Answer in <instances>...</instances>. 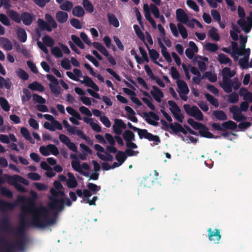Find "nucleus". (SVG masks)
Wrapping results in <instances>:
<instances>
[{"mask_svg": "<svg viewBox=\"0 0 252 252\" xmlns=\"http://www.w3.org/2000/svg\"><path fill=\"white\" fill-rule=\"evenodd\" d=\"M15 206V203L7 202L0 199V210L1 211H4L6 209H13Z\"/></svg>", "mask_w": 252, "mask_h": 252, "instance_id": "nucleus-26", "label": "nucleus"}, {"mask_svg": "<svg viewBox=\"0 0 252 252\" xmlns=\"http://www.w3.org/2000/svg\"><path fill=\"white\" fill-rule=\"evenodd\" d=\"M249 60L247 57H244L243 58H241L238 62L239 64L242 68V69H245L249 67Z\"/></svg>", "mask_w": 252, "mask_h": 252, "instance_id": "nucleus-52", "label": "nucleus"}, {"mask_svg": "<svg viewBox=\"0 0 252 252\" xmlns=\"http://www.w3.org/2000/svg\"><path fill=\"white\" fill-rule=\"evenodd\" d=\"M32 99L34 101L39 104H44L46 103V100L40 95L36 94H32Z\"/></svg>", "mask_w": 252, "mask_h": 252, "instance_id": "nucleus-57", "label": "nucleus"}, {"mask_svg": "<svg viewBox=\"0 0 252 252\" xmlns=\"http://www.w3.org/2000/svg\"><path fill=\"white\" fill-rule=\"evenodd\" d=\"M127 126L130 128L134 131H137L138 135L140 139L145 138L148 139L149 141H154V145H158L160 143V139L158 135H154L153 134L149 132L146 129H140L132 126V125L128 122Z\"/></svg>", "mask_w": 252, "mask_h": 252, "instance_id": "nucleus-4", "label": "nucleus"}, {"mask_svg": "<svg viewBox=\"0 0 252 252\" xmlns=\"http://www.w3.org/2000/svg\"><path fill=\"white\" fill-rule=\"evenodd\" d=\"M49 88L51 91L56 95H59L61 92V88L59 86V83L56 84H49Z\"/></svg>", "mask_w": 252, "mask_h": 252, "instance_id": "nucleus-43", "label": "nucleus"}, {"mask_svg": "<svg viewBox=\"0 0 252 252\" xmlns=\"http://www.w3.org/2000/svg\"><path fill=\"white\" fill-rule=\"evenodd\" d=\"M107 18L110 24L113 25L115 28H118L119 27V22L114 14L108 13Z\"/></svg>", "mask_w": 252, "mask_h": 252, "instance_id": "nucleus-31", "label": "nucleus"}, {"mask_svg": "<svg viewBox=\"0 0 252 252\" xmlns=\"http://www.w3.org/2000/svg\"><path fill=\"white\" fill-rule=\"evenodd\" d=\"M171 75L173 79L177 80H180L179 79L180 78V74L177 70V68L174 66H172L171 67Z\"/></svg>", "mask_w": 252, "mask_h": 252, "instance_id": "nucleus-58", "label": "nucleus"}, {"mask_svg": "<svg viewBox=\"0 0 252 252\" xmlns=\"http://www.w3.org/2000/svg\"><path fill=\"white\" fill-rule=\"evenodd\" d=\"M228 102L231 103H236L239 100L238 95L236 93H233L228 95Z\"/></svg>", "mask_w": 252, "mask_h": 252, "instance_id": "nucleus-64", "label": "nucleus"}, {"mask_svg": "<svg viewBox=\"0 0 252 252\" xmlns=\"http://www.w3.org/2000/svg\"><path fill=\"white\" fill-rule=\"evenodd\" d=\"M42 39L43 43L48 47H52L55 43L54 40L48 35H45Z\"/></svg>", "mask_w": 252, "mask_h": 252, "instance_id": "nucleus-51", "label": "nucleus"}, {"mask_svg": "<svg viewBox=\"0 0 252 252\" xmlns=\"http://www.w3.org/2000/svg\"><path fill=\"white\" fill-rule=\"evenodd\" d=\"M81 82L82 84H85L87 87L92 88L96 92H98L99 90L96 84L89 76H84V80Z\"/></svg>", "mask_w": 252, "mask_h": 252, "instance_id": "nucleus-19", "label": "nucleus"}, {"mask_svg": "<svg viewBox=\"0 0 252 252\" xmlns=\"http://www.w3.org/2000/svg\"><path fill=\"white\" fill-rule=\"evenodd\" d=\"M17 34L18 39L22 42H25L27 40V35L25 30L23 28H19L17 30Z\"/></svg>", "mask_w": 252, "mask_h": 252, "instance_id": "nucleus-33", "label": "nucleus"}, {"mask_svg": "<svg viewBox=\"0 0 252 252\" xmlns=\"http://www.w3.org/2000/svg\"><path fill=\"white\" fill-rule=\"evenodd\" d=\"M229 112L233 114V119L236 120L237 118L242 113V111L237 105H233L229 107Z\"/></svg>", "mask_w": 252, "mask_h": 252, "instance_id": "nucleus-32", "label": "nucleus"}, {"mask_svg": "<svg viewBox=\"0 0 252 252\" xmlns=\"http://www.w3.org/2000/svg\"><path fill=\"white\" fill-rule=\"evenodd\" d=\"M72 14L77 17H82L85 14V10L81 6H75L72 9Z\"/></svg>", "mask_w": 252, "mask_h": 252, "instance_id": "nucleus-34", "label": "nucleus"}, {"mask_svg": "<svg viewBox=\"0 0 252 252\" xmlns=\"http://www.w3.org/2000/svg\"><path fill=\"white\" fill-rule=\"evenodd\" d=\"M123 137L126 142L135 140V135L134 133L130 130H125L123 134Z\"/></svg>", "mask_w": 252, "mask_h": 252, "instance_id": "nucleus-35", "label": "nucleus"}, {"mask_svg": "<svg viewBox=\"0 0 252 252\" xmlns=\"http://www.w3.org/2000/svg\"><path fill=\"white\" fill-rule=\"evenodd\" d=\"M45 19L49 24H50L52 27L54 29L57 28V24L53 17L48 13H47L45 15Z\"/></svg>", "mask_w": 252, "mask_h": 252, "instance_id": "nucleus-49", "label": "nucleus"}, {"mask_svg": "<svg viewBox=\"0 0 252 252\" xmlns=\"http://www.w3.org/2000/svg\"><path fill=\"white\" fill-rule=\"evenodd\" d=\"M0 106L2 109L8 112L10 109V106L8 101L3 97H0Z\"/></svg>", "mask_w": 252, "mask_h": 252, "instance_id": "nucleus-45", "label": "nucleus"}, {"mask_svg": "<svg viewBox=\"0 0 252 252\" xmlns=\"http://www.w3.org/2000/svg\"><path fill=\"white\" fill-rule=\"evenodd\" d=\"M51 53L56 58H61L63 56L62 50L58 47H53L51 50Z\"/></svg>", "mask_w": 252, "mask_h": 252, "instance_id": "nucleus-63", "label": "nucleus"}, {"mask_svg": "<svg viewBox=\"0 0 252 252\" xmlns=\"http://www.w3.org/2000/svg\"><path fill=\"white\" fill-rule=\"evenodd\" d=\"M66 182V186L69 189L76 188L78 185L77 180L75 178L68 179Z\"/></svg>", "mask_w": 252, "mask_h": 252, "instance_id": "nucleus-61", "label": "nucleus"}, {"mask_svg": "<svg viewBox=\"0 0 252 252\" xmlns=\"http://www.w3.org/2000/svg\"><path fill=\"white\" fill-rule=\"evenodd\" d=\"M145 45L146 47L147 48L149 56L151 59L153 61V62L156 63V64L158 65V66L160 67H162V65L161 64H160L157 60L159 58V54L154 49H150L147 43H145Z\"/></svg>", "mask_w": 252, "mask_h": 252, "instance_id": "nucleus-14", "label": "nucleus"}, {"mask_svg": "<svg viewBox=\"0 0 252 252\" xmlns=\"http://www.w3.org/2000/svg\"><path fill=\"white\" fill-rule=\"evenodd\" d=\"M176 19L178 21L182 23L188 22V16L184 10L181 8H178L176 11Z\"/></svg>", "mask_w": 252, "mask_h": 252, "instance_id": "nucleus-17", "label": "nucleus"}, {"mask_svg": "<svg viewBox=\"0 0 252 252\" xmlns=\"http://www.w3.org/2000/svg\"><path fill=\"white\" fill-rule=\"evenodd\" d=\"M152 88L153 90L151 91V94L157 102H160L161 99L164 96L163 92L156 86H153Z\"/></svg>", "mask_w": 252, "mask_h": 252, "instance_id": "nucleus-13", "label": "nucleus"}, {"mask_svg": "<svg viewBox=\"0 0 252 252\" xmlns=\"http://www.w3.org/2000/svg\"><path fill=\"white\" fill-rule=\"evenodd\" d=\"M0 193L2 195L8 198H11L13 197V192L4 187L0 188Z\"/></svg>", "mask_w": 252, "mask_h": 252, "instance_id": "nucleus-55", "label": "nucleus"}, {"mask_svg": "<svg viewBox=\"0 0 252 252\" xmlns=\"http://www.w3.org/2000/svg\"><path fill=\"white\" fill-rule=\"evenodd\" d=\"M30 225H31V221H28L25 217L21 215L20 216V225L18 228L15 229L14 234L18 237L25 238L26 228Z\"/></svg>", "mask_w": 252, "mask_h": 252, "instance_id": "nucleus-7", "label": "nucleus"}, {"mask_svg": "<svg viewBox=\"0 0 252 252\" xmlns=\"http://www.w3.org/2000/svg\"><path fill=\"white\" fill-rule=\"evenodd\" d=\"M37 24L39 28L41 31L46 30L48 32H51L52 31V27L47 22L43 19H38L37 20Z\"/></svg>", "mask_w": 252, "mask_h": 252, "instance_id": "nucleus-23", "label": "nucleus"}, {"mask_svg": "<svg viewBox=\"0 0 252 252\" xmlns=\"http://www.w3.org/2000/svg\"><path fill=\"white\" fill-rule=\"evenodd\" d=\"M50 192L51 193V196H55L56 197H58L59 196H60L62 197V198H63V197L65 195L64 191L62 190L61 189L57 190L54 188H51Z\"/></svg>", "mask_w": 252, "mask_h": 252, "instance_id": "nucleus-53", "label": "nucleus"}, {"mask_svg": "<svg viewBox=\"0 0 252 252\" xmlns=\"http://www.w3.org/2000/svg\"><path fill=\"white\" fill-rule=\"evenodd\" d=\"M49 199L50 202L48 204V206L50 210L54 211L57 215L64 210L65 205L70 207L72 204L68 198L58 199V197L50 195Z\"/></svg>", "mask_w": 252, "mask_h": 252, "instance_id": "nucleus-3", "label": "nucleus"}, {"mask_svg": "<svg viewBox=\"0 0 252 252\" xmlns=\"http://www.w3.org/2000/svg\"><path fill=\"white\" fill-rule=\"evenodd\" d=\"M232 49L234 54H237L239 56L244 55V57H247L249 59L250 55V49L247 48L243 50H240L238 48V43L236 42H232Z\"/></svg>", "mask_w": 252, "mask_h": 252, "instance_id": "nucleus-12", "label": "nucleus"}, {"mask_svg": "<svg viewBox=\"0 0 252 252\" xmlns=\"http://www.w3.org/2000/svg\"><path fill=\"white\" fill-rule=\"evenodd\" d=\"M237 24L245 33H248L250 32L252 28V25L251 26L249 25L247 22L244 19L238 20Z\"/></svg>", "mask_w": 252, "mask_h": 252, "instance_id": "nucleus-25", "label": "nucleus"}, {"mask_svg": "<svg viewBox=\"0 0 252 252\" xmlns=\"http://www.w3.org/2000/svg\"><path fill=\"white\" fill-rule=\"evenodd\" d=\"M223 82L220 83V87L223 89L225 92L230 93L232 91L233 82L229 78L222 79Z\"/></svg>", "mask_w": 252, "mask_h": 252, "instance_id": "nucleus-15", "label": "nucleus"}, {"mask_svg": "<svg viewBox=\"0 0 252 252\" xmlns=\"http://www.w3.org/2000/svg\"><path fill=\"white\" fill-rule=\"evenodd\" d=\"M204 94L207 101H208L212 105L214 106L215 107H218L219 106V102L217 99L208 93H206Z\"/></svg>", "mask_w": 252, "mask_h": 252, "instance_id": "nucleus-44", "label": "nucleus"}, {"mask_svg": "<svg viewBox=\"0 0 252 252\" xmlns=\"http://www.w3.org/2000/svg\"><path fill=\"white\" fill-rule=\"evenodd\" d=\"M177 27L182 37L184 39L187 38L188 36V33L186 28L181 23H178L177 24Z\"/></svg>", "mask_w": 252, "mask_h": 252, "instance_id": "nucleus-47", "label": "nucleus"}, {"mask_svg": "<svg viewBox=\"0 0 252 252\" xmlns=\"http://www.w3.org/2000/svg\"><path fill=\"white\" fill-rule=\"evenodd\" d=\"M208 232L209 240L211 241H214L215 244H219L221 237L220 229L216 228L214 230H213L211 228H209L208 229Z\"/></svg>", "mask_w": 252, "mask_h": 252, "instance_id": "nucleus-11", "label": "nucleus"}, {"mask_svg": "<svg viewBox=\"0 0 252 252\" xmlns=\"http://www.w3.org/2000/svg\"><path fill=\"white\" fill-rule=\"evenodd\" d=\"M213 115L218 120L225 121L227 119L226 114L222 110H215L213 112Z\"/></svg>", "mask_w": 252, "mask_h": 252, "instance_id": "nucleus-30", "label": "nucleus"}, {"mask_svg": "<svg viewBox=\"0 0 252 252\" xmlns=\"http://www.w3.org/2000/svg\"><path fill=\"white\" fill-rule=\"evenodd\" d=\"M0 229L3 231H8L14 234L15 228L10 224V220L7 217L3 218L0 222Z\"/></svg>", "mask_w": 252, "mask_h": 252, "instance_id": "nucleus-10", "label": "nucleus"}, {"mask_svg": "<svg viewBox=\"0 0 252 252\" xmlns=\"http://www.w3.org/2000/svg\"><path fill=\"white\" fill-rule=\"evenodd\" d=\"M209 36L214 40L219 41L220 39L219 34L217 33V30L212 27L209 31Z\"/></svg>", "mask_w": 252, "mask_h": 252, "instance_id": "nucleus-50", "label": "nucleus"}, {"mask_svg": "<svg viewBox=\"0 0 252 252\" xmlns=\"http://www.w3.org/2000/svg\"><path fill=\"white\" fill-rule=\"evenodd\" d=\"M33 15L28 12H23L21 14V21L26 26H30L33 21Z\"/></svg>", "mask_w": 252, "mask_h": 252, "instance_id": "nucleus-16", "label": "nucleus"}, {"mask_svg": "<svg viewBox=\"0 0 252 252\" xmlns=\"http://www.w3.org/2000/svg\"><path fill=\"white\" fill-rule=\"evenodd\" d=\"M82 5L85 10L89 13L93 12L94 10V6L89 0H83Z\"/></svg>", "mask_w": 252, "mask_h": 252, "instance_id": "nucleus-46", "label": "nucleus"}, {"mask_svg": "<svg viewBox=\"0 0 252 252\" xmlns=\"http://www.w3.org/2000/svg\"><path fill=\"white\" fill-rule=\"evenodd\" d=\"M28 88L32 91L43 92L45 88L44 86L37 81H34L28 85Z\"/></svg>", "mask_w": 252, "mask_h": 252, "instance_id": "nucleus-29", "label": "nucleus"}, {"mask_svg": "<svg viewBox=\"0 0 252 252\" xmlns=\"http://www.w3.org/2000/svg\"><path fill=\"white\" fill-rule=\"evenodd\" d=\"M71 166L75 171L78 172L80 174L86 177H88L89 176L90 174L89 172L84 171L81 169L80 162L78 160L72 161L71 162Z\"/></svg>", "mask_w": 252, "mask_h": 252, "instance_id": "nucleus-20", "label": "nucleus"}, {"mask_svg": "<svg viewBox=\"0 0 252 252\" xmlns=\"http://www.w3.org/2000/svg\"><path fill=\"white\" fill-rule=\"evenodd\" d=\"M177 84L178 88L180 90V93L185 95L189 93V89L187 83L183 80H177Z\"/></svg>", "mask_w": 252, "mask_h": 252, "instance_id": "nucleus-22", "label": "nucleus"}, {"mask_svg": "<svg viewBox=\"0 0 252 252\" xmlns=\"http://www.w3.org/2000/svg\"><path fill=\"white\" fill-rule=\"evenodd\" d=\"M212 128L214 130L223 131L224 129L234 130L237 127L236 123L231 120L223 122L221 124V126L218 123H213L211 125Z\"/></svg>", "mask_w": 252, "mask_h": 252, "instance_id": "nucleus-8", "label": "nucleus"}, {"mask_svg": "<svg viewBox=\"0 0 252 252\" xmlns=\"http://www.w3.org/2000/svg\"><path fill=\"white\" fill-rule=\"evenodd\" d=\"M183 107L188 115L194 117L198 121H201L203 120V115L196 106L191 107L189 104H186L184 105Z\"/></svg>", "mask_w": 252, "mask_h": 252, "instance_id": "nucleus-6", "label": "nucleus"}, {"mask_svg": "<svg viewBox=\"0 0 252 252\" xmlns=\"http://www.w3.org/2000/svg\"><path fill=\"white\" fill-rule=\"evenodd\" d=\"M205 47L207 51L211 52H216L219 49L218 45L213 43H206Z\"/></svg>", "mask_w": 252, "mask_h": 252, "instance_id": "nucleus-54", "label": "nucleus"}, {"mask_svg": "<svg viewBox=\"0 0 252 252\" xmlns=\"http://www.w3.org/2000/svg\"><path fill=\"white\" fill-rule=\"evenodd\" d=\"M144 116L145 117V121L150 125L157 126L158 125L157 121L159 120V118L158 115L152 111L149 113L144 112Z\"/></svg>", "mask_w": 252, "mask_h": 252, "instance_id": "nucleus-9", "label": "nucleus"}, {"mask_svg": "<svg viewBox=\"0 0 252 252\" xmlns=\"http://www.w3.org/2000/svg\"><path fill=\"white\" fill-rule=\"evenodd\" d=\"M182 125L178 123H170V129L175 134L180 132Z\"/></svg>", "mask_w": 252, "mask_h": 252, "instance_id": "nucleus-60", "label": "nucleus"}, {"mask_svg": "<svg viewBox=\"0 0 252 252\" xmlns=\"http://www.w3.org/2000/svg\"><path fill=\"white\" fill-rule=\"evenodd\" d=\"M205 78H207L211 82H216L217 80V76L215 74H212L211 72H206L204 74Z\"/></svg>", "mask_w": 252, "mask_h": 252, "instance_id": "nucleus-56", "label": "nucleus"}, {"mask_svg": "<svg viewBox=\"0 0 252 252\" xmlns=\"http://www.w3.org/2000/svg\"><path fill=\"white\" fill-rule=\"evenodd\" d=\"M8 177L10 178V181L13 183L14 182V183H15V182H19L26 186H28L29 184L27 180L19 175H14L12 176Z\"/></svg>", "mask_w": 252, "mask_h": 252, "instance_id": "nucleus-28", "label": "nucleus"}, {"mask_svg": "<svg viewBox=\"0 0 252 252\" xmlns=\"http://www.w3.org/2000/svg\"><path fill=\"white\" fill-rule=\"evenodd\" d=\"M73 6V3L71 1L65 0L60 5V8L63 10L69 11L72 8Z\"/></svg>", "mask_w": 252, "mask_h": 252, "instance_id": "nucleus-36", "label": "nucleus"}, {"mask_svg": "<svg viewBox=\"0 0 252 252\" xmlns=\"http://www.w3.org/2000/svg\"><path fill=\"white\" fill-rule=\"evenodd\" d=\"M158 44L161 48V52L162 56L164 57V59L167 62L171 63L172 60L170 54L167 51V48L161 42L160 38H158Z\"/></svg>", "mask_w": 252, "mask_h": 252, "instance_id": "nucleus-18", "label": "nucleus"}, {"mask_svg": "<svg viewBox=\"0 0 252 252\" xmlns=\"http://www.w3.org/2000/svg\"><path fill=\"white\" fill-rule=\"evenodd\" d=\"M16 243L7 242L4 238H0V252H13L16 250L23 251L26 244V238L19 237Z\"/></svg>", "mask_w": 252, "mask_h": 252, "instance_id": "nucleus-2", "label": "nucleus"}, {"mask_svg": "<svg viewBox=\"0 0 252 252\" xmlns=\"http://www.w3.org/2000/svg\"><path fill=\"white\" fill-rule=\"evenodd\" d=\"M20 132L26 140L30 141L31 143H34V141L32 139L30 132L27 128L25 127H21Z\"/></svg>", "mask_w": 252, "mask_h": 252, "instance_id": "nucleus-38", "label": "nucleus"}, {"mask_svg": "<svg viewBox=\"0 0 252 252\" xmlns=\"http://www.w3.org/2000/svg\"><path fill=\"white\" fill-rule=\"evenodd\" d=\"M12 85V83L10 79L6 80L3 77L0 76V88H5L6 89H9Z\"/></svg>", "mask_w": 252, "mask_h": 252, "instance_id": "nucleus-37", "label": "nucleus"}, {"mask_svg": "<svg viewBox=\"0 0 252 252\" xmlns=\"http://www.w3.org/2000/svg\"><path fill=\"white\" fill-rule=\"evenodd\" d=\"M70 22L71 26L76 29H81L82 28V25L78 19L72 18Z\"/></svg>", "mask_w": 252, "mask_h": 252, "instance_id": "nucleus-59", "label": "nucleus"}, {"mask_svg": "<svg viewBox=\"0 0 252 252\" xmlns=\"http://www.w3.org/2000/svg\"><path fill=\"white\" fill-rule=\"evenodd\" d=\"M23 95L21 97L22 103L24 104L26 102H28L30 100L32 97V94L30 91L26 88H24L23 90Z\"/></svg>", "mask_w": 252, "mask_h": 252, "instance_id": "nucleus-40", "label": "nucleus"}, {"mask_svg": "<svg viewBox=\"0 0 252 252\" xmlns=\"http://www.w3.org/2000/svg\"><path fill=\"white\" fill-rule=\"evenodd\" d=\"M187 4L191 9H193L196 12H198L199 10V7L196 3L192 0H187Z\"/></svg>", "mask_w": 252, "mask_h": 252, "instance_id": "nucleus-62", "label": "nucleus"}, {"mask_svg": "<svg viewBox=\"0 0 252 252\" xmlns=\"http://www.w3.org/2000/svg\"><path fill=\"white\" fill-rule=\"evenodd\" d=\"M71 38L73 42L77 45L78 46L80 49H84L85 48V46L82 41L81 40V39L78 37L77 36L75 35H72L71 36Z\"/></svg>", "mask_w": 252, "mask_h": 252, "instance_id": "nucleus-48", "label": "nucleus"}, {"mask_svg": "<svg viewBox=\"0 0 252 252\" xmlns=\"http://www.w3.org/2000/svg\"><path fill=\"white\" fill-rule=\"evenodd\" d=\"M8 176H11V175H8V174H4V178L7 180V181L9 185H13L14 186L15 189L21 192H25L26 191V188L21 184L18 183V182H15V183H14V182H12L10 181V178Z\"/></svg>", "mask_w": 252, "mask_h": 252, "instance_id": "nucleus-21", "label": "nucleus"}, {"mask_svg": "<svg viewBox=\"0 0 252 252\" xmlns=\"http://www.w3.org/2000/svg\"><path fill=\"white\" fill-rule=\"evenodd\" d=\"M187 122L194 129L199 130L198 132L201 136L207 138H218V136H214L212 133L209 131V129L206 126L195 121L193 119H188Z\"/></svg>", "mask_w": 252, "mask_h": 252, "instance_id": "nucleus-5", "label": "nucleus"}, {"mask_svg": "<svg viewBox=\"0 0 252 252\" xmlns=\"http://www.w3.org/2000/svg\"><path fill=\"white\" fill-rule=\"evenodd\" d=\"M9 16L15 22L17 23H20L21 22V15L16 11L13 10H10L9 12Z\"/></svg>", "mask_w": 252, "mask_h": 252, "instance_id": "nucleus-39", "label": "nucleus"}, {"mask_svg": "<svg viewBox=\"0 0 252 252\" xmlns=\"http://www.w3.org/2000/svg\"><path fill=\"white\" fill-rule=\"evenodd\" d=\"M218 60L221 64H228L229 66H231L232 64V62L231 59L223 53H220L218 55Z\"/></svg>", "mask_w": 252, "mask_h": 252, "instance_id": "nucleus-24", "label": "nucleus"}, {"mask_svg": "<svg viewBox=\"0 0 252 252\" xmlns=\"http://www.w3.org/2000/svg\"><path fill=\"white\" fill-rule=\"evenodd\" d=\"M116 160L122 164L127 158V156L124 152L118 151L115 156Z\"/></svg>", "mask_w": 252, "mask_h": 252, "instance_id": "nucleus-42", "label": "nucleus"}, {"mask_svg": "<svg viewBox=\"0 0 252 252\" xmlns=\"http://www.w3.org/2000/svg\"><path fill=\"white\" fill-rule=\"evenodd\" d=\"M31 194L32 197H28L26 204L22 207L23 212L32 214L31 225L37 228H44L55 223L56 219L49 217L48 210L45 207H36V193L33 191Z\"/></svg>", "mask_w": 252, "mask_h": 252, "instance_id": "nucleus-1", "label": "nucleus"}, {"mask_svg": "<svg viewBox=\"0 0 252 252\" xmlns=\"http://www.w3.org/2000/svg\"><path fill=\"white\" fill-rule=\"evenodd\" d=\"M68 17V14L62 11L57 12L56 15L57 20L60 23H64L66 22Z\"/></svg>", "mask_w": 252, "mask_h": 252, "instance_id": "nucleus-27", "label": "nucleus"}, {"mask_svg": "<svg viewBox=\"0 0 252 252\" xmlns=\"http://www.w3.org/2000/svg\"><path fill=\"white\" fill-rule=\"evenodd\" d=\"M168 104L171 108H170V110L173 115V113L174 114L178 113V112H181V109L178 105L174 102L173 100H168Z\"/></svg>", "mask_w": 252, "mask_h": 252, "instance_id": "nucleus-41", "label": "nucleus"}]
</instances>
